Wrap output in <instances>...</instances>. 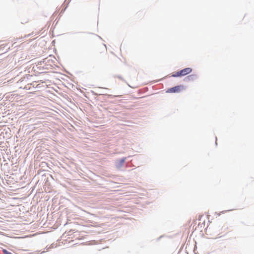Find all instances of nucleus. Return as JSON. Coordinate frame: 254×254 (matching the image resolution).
Listing matches in <instances>:
<instances>
[{"label": "nucleus", "instance_id": "7ed1b4c3", "mask_svg": "<svg viewBox=\"0 0 254 254\" xmlns=\"http://www.w3.org/2000/svg\"><path fill=\"white\" fill-rule=\"evenodd\" d=\"M2 252H3V254H12L10 252L7 251L5 249H3L2 250Z\"/></svg>", "mask_w": 254, "mask_h": 254}, {"label": "nucleus", "instance_id": "f03ea898", "mask_svg": "<svg viewBox=\"0 0 254 254\" xmlns=\"http://www.w3.org/2000/svg\"><path fill=\"white\" fill-rule=\"evenodd\" d=\"M184 89L183 85H178L174 87L169 88L167 90V93H179Z\"/></svg>", "mask_w": 254, "mask_h": 254}, {"label": "nucleus", "instance_id": "20e7f679", "mask_svg": "<svg viewBox=\"0 0 254 254\" xmlns=\"http://www.w3.org/2000/svg\"><path fill=\"white\" fill-rule=\"evenodd\" d=\"M193 77H194V75H190L189 76H188V77L190 78H191V79H192Z\"/></svg>", "mask_w": 254, "mask_h": 254}, {"label": "nucleus", "instance_id": "f257e3e1", "mask_svg": "<svg viewBox=\"0 0 254 254\" xmlns=\"http://www.w3.org/2000/svg\"><path fill=\"white\" fill-rule=\"evenodd\" d=\"M192 71V69L190 67H187L180 71L174 72L172 74L173 77L183 76L190 73Z\"/></svg>", "mask_w": 254, "mask_h": 254}]
</instances>
